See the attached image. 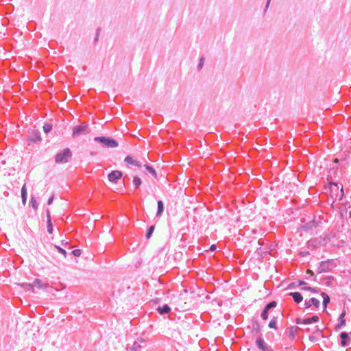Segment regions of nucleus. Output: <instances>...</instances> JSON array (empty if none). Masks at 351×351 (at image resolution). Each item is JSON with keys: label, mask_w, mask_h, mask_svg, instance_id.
<instances>
[{"label": "nucleus", "mask_w": 351, "mask_h": 351, "mask_svg": "<svg viewBox=\"0 0 351 351\" xmlns=\"http://www.w3.org/2000/svg\"><path fill=\"white\" fill-rule=\"evenodd\" d=\"M122 177V172L120 171H112L108 174V180L111 182L117 183V180Z\"/></svg>", "instance_id": "7"}, {"label": "nucleus", "mask_w": 351, "mask_h": 351, "mask_svg": "<svg viewBox=\"0 0 351 351\" xmlns=\"http://www.w3.org/2000/svg\"><path fill=\"white\" fill-rule=\"evenodd\" d=\"M340 193H341L340 198H342V197L343 196V190L342 187L341 189Z\"/></svg>", "instance_id": "40"}, {"label": "nucleus", "mask_w": 351, "mask_h": 351, "mask_svg": "<svg viewBox=\"0 0 351 351\" xmlns=\"http://www.w3.org/2000/svg\"><path fill=\"white\" fill-rule=\"evenodd\" d=\"M337 267L335 261L329 259L326 261H322L318 267L317 272L323 273L330 271L333 268Z\"/></svg>", "instance_id": "1"}, {"label": "nucleus", "mask_w": 351, "mask_h": 351, "mask_svg": "<svg viewBox=\"0 0 351 351\" xmlns=\"http://www.w3.org/2000/svg\"><path fill=\"white\" fill-rule=\"evenodd\" d=\"M30 204H32V206L34 210H37L38 204L36 200L35 197L33 196H32L31 197Z\"/></svg>", "instance_id": "28"}, {"label": "nucleus", "mask_w": 351, "mask_h": 351, "mask_svg": "<svg viewBox=\"0 0 351 351\" xmlns=\"http://www.w3.org/2000/svg\"><path fill=\"white\" fill-rule=\"evenodd\" d=\"M47 232L49 234H51L53 232V225H52L51 220H47Z\"/></svg>", "instance_id": "29"}, {"label": "nucleus", "mask_w": 351, "mask_h": 351, "mask_svg": "<svg viewBox=\"0 0 351 351\" xmlns=\"http://www.w3.org/2000/svg\"><path fill=\"white\" fill-rule=\"evenodd\" d=\"M320 302L319 300L312 298L309 300H306L304 302V307L306 308H308L311 307V306H314L315 308H317L319 306Z\"/></svg>", "instance_id": "11"}, {"label": "nucleus", "mask_w": 351, "mask_h": 351, "mask_svg": "<svg viewBox=\"0 0 351 351\" xmlns=\"http://www.w3.org/2000/svg\"><path fill=\"white\" fill-rule=\"evenodd\" d=\"M346 310L343 309L341 313L340 314L339 317L338 319H339V323L336 325L335 330H339L342 327L345 326V325H346V320H345L344 317L346 316Z\"/></svg>", "instance_id": "9"}, {"label": "nucleus", "mask_w": 351, "mask_h": 351, "mask_svg": "<svg viewBox=\"0 0 351 351\" xmlns=\"http://www.w3.org/2000/svg\"><path fill=\"white\" fill-rule=\"evenodd\" d=\"M302 289H304V290H313V288L310 287H304L302 288Z\"/></svg>", "instance_id": "38"}, {"label": "nucleus", "mask_w": 351, "mask_h": 351, "mask_svg": "<svg viewBox=\"0 0 351 351\" xmlns=\"http://www.w3.org/2000/svg\"><path fill=\"white\" fill-rule=\"evenodd\" d=\"M157 311L160 315L167 314L171 311V308L167 304H164L162 306L157 308Z\"/></svg>", "instance_id": "15"}, {"label": "nucleus", "mask_w": 351, "mask_h": 351, "mask_svg": "<svg viewBox=\"0 0 351 351\" xmlns=\"http://www.w3.org/2000/svg\"><path fill=\"white\" fill-rule=\"evenodd\" d=\"M270 1H271V0H267V3H266V5H265V10H267V9L268 8L269 5V3H270Z\"/></svg>", "instance_id": "39"}, {"label": "nucleus", "mask_w": 351, "mask_h": 351, "mask_svg": "<svg viewBox=\"0 0 351 351\" xmlns=\"http://www.w3.org/2000/svg\"><path fill=\"white\" fill-rule=\"evenodd\" d=\"M204 57H202L199 60V64L197 65V69L198 70H200L202 69L203 67V65H204Z\"/></svg>", "instance_id": "31"}, {"label": "nucleus", "mask_w": 351, "mask_h": 351, "mask_svg": "<svg viewBox=\"0 0 351 351\" xmlns=\"http://www.w3.org/2000/svg\"><path fill=\"white\" fill-rule=\"evenodd\" d=\"M125 162L127 164L132 165H134L136 167H141V163L140 161H137V160L133 159V158L130 156H128L125 157Z\"/></svg>", "instance_id": "13"}, {"label": "nucleus", "mask_w": 351, "mask_h": 351, "mask_svg": "<svg viewBox=\"0 0 351 351\" xmlns=\"http://www.w3.org/2000/svg\"><path fill=\"white\" fill-rule=\"evenodd\" d=\"M90 132L89 126L87 123H82V125H76L73 128V137H77L80 135L87 134Z\"/></svg>", "instance_id": "4"}, {"label": "nucleus", "mask_w": 351, "mask_h": 351, "mask_svg": "<svg viewBox=\"0 0 351 351\" xmlns=\"http://www.w3.org/2000/svg\"><path fill=\"white\" fill-rule=\"evenodd\" d=\"M253 329L254 330H256L257 332L259 331V324L257 322H256L254 324H253Z\"/></svg>", "instance_id": "33"}, {"label": "nucleus", "mask_w": 351, "mask_h": 351, "mask_svg": "<svg viewBox=\"0 0 351 351\" xmlns=\"http://www.w3.org/2000/svg\"><path fill=\"white\" fill-rule=\"evenodd\" d=\"M311 291H313V292H314V293H317V291L315 289H313V290H311Z\"/></svg>", "instance_id": "44"}, {"label": "nucleus", "mask_w": 351, "mask_h": 351, "mask_svg": "<svg viewBox=\"0 0 351 351\" xmlns=\"http://www.w3.org/2000/svg\"><path fill=\"white\" fill-rule=\"evenodd\" d=\"M55 247L58 250V251L60 253H61L64 256V258L66 257V252L64 249H62L60 247H58L57 245H55Z\"/></svg>", "instance_id": "30"}, {"label": "nucleus", "mask_w": 351, "mask_h": 351, "mask_svg": "<svg viewBox=\"0 0 351 351\" xmlns=\"http://www.w3.org/2000/svg\"><path fill=\"white\" fill-rule=\"evenodd\" d=\"M305 284H306V282H304V281H300V285H305Z\"/></svg>", "instance_id": "43"}, {"label": "nucleus", "mask_w": 351, "mask_h": 351, "mask_svg": "<svg viewBox=\"0 0 351 351\" xmlns=\"http://www.w3.org/2000/svg\"><path fill=\"white\" fill-rule=\"evenodd\" d=\"M256 346L261 351H274L272 348L266 343L262 337H258L256 339Z\"/></svg>", "instance_id": "5"}, {"label": "nucleus", "mask_w": 351, "mask_h": 351, "mask_svg": "<svg viewBox=\"0 0 351 351\" xmlns=\"http://www.w3.org/2000/svg\"><path fill=\"white\" fill-rule=\"evenodd\" d=\"M276 322H277V318L276 317H274L271 321L269 323V327L270 328H274L276 329Z\"/></svg>", "instance_id": "25"}, {"label": "nucleus", "mask_w": 351, "mask_h": 351, "mask_svg": "<svg viewBox=\"0 0 351 351\" xmlns=\"http://www.w3.org/2000/svg\"><path fill=\"white\" fill-rule=\"evenodd\" d=\"M47 220H51V216H50V212H49V210L47 209Z\"/></svg>", "instance_id": "36"}, {"label": "nucleus", "mask_w": 351, "mask_h": 351, "mask_svg": "<svg viewBox=\"0 0 351 351\" xmlns=\"http://www.w3.org/2000/svg\"><path fill=\"white\" fill-rule=\"evenodd\" d=\"M145 167L149 173H150L155 178H157L156 171L152 166H150L149 165H145Z\"/></svg>", "instance_id": "23"}, {"label": "nucleus", "mask_w": 351, "mask_h": 351, "mask_svg": "<svg viewBox=\"0 0 351 351\" xmlns=\"http://www.w3.org/2000/svg\"><path fill=\"white\" fill-rule=\"evenodd\" d=\"M304 319H301V318H297L296 319V324H304V322H302Z\"/></svg>", "instance_id": "35"}, {"label": "nucleus", "mask_w": 351, "mask_h": 351, "mask_svg": "<svg viewBox=\"0 0 351 351\" xmlns=\"http://www.w3.org/2000/svg\"><path fill=\"white\" fill-rule=\"evenodd\" d=\"M95 141L98 142L102 144L104 146L106 147H118V143L114 138L110 137L105 136H97L94 138Z\"/></svg>", "instance_id": "2"}, {"label": "nucleus", "mask_w": 351, "mask_h": 351, "mask_svg": "<svg viewBox=\"0 0 351 351\" xmlns=\"http://www.w3.org/2000/svg\"><path fill=\"white\" fill-rule=\"evenodd\" d=\"M133 184L136 189H138L141 184V180L138 176H134L133 179Z\"/></svg>", "instance_id": "24"}, {"label": "nucleus", "mask_w": 351, "mask_h": 351, "mask_svg": "<svg viewBox=\"0 0 351 351\" xmlns=\"http://www.w3.org/2000/svg\"><path fill=\"white\" fill-rule=\"evenodd\" d=\"M331 185H333L334 186H335L337 188V189H339V186L337 183H332Z\"/></svg>", "instance_id": "41"}, {"label": "nucleus", "mask_w": 351, "mask_h": 351, "mask_svg": "<svg viewBox=\"0 0 351 351\" xmlns=\"http://www.w3.org/2000/svg\"><path fill=\"white\" fill-rule=\"evenodd\" d=\"M21 198L23 204H25L27 198V191L25 184H24L21 189Z\"/></svg>", "instance_id": "19"}, {"label": "nucleus", "mask_w": 351, "mask_h": 351, "mask_svg": "<svg viewBox=\"0 0 351 351\" xmlns=\"http://www.w3.org/2000/svg\"><path fill=\"white\" fill-rule=\"evenodd\" d=\"M341 338V346L343 347H346L350 344V341H351L349 337V334L346 332H342L340 334Z\"/></svg>", "instance_id": "10"}, {"label": "nucleus", "mask_w": 351, "mask_h": 351, "mask_svg": "<svg viewBox=\"0 0 351 351\" xmlns=\"http://www.w3.org/2000/svg\"><path fill=\"white\" fill-rule=\"evenodd\" d=\"M289 295L292 297V298L296 303H300L303 300L302 295L299 292H291L289 293Z\"/></svg>", "instance_id": "14"}, {"label": "nucleus", "mask_w": 351, "mask_h": 351, "mask_svg": "<svg viewBox=\"0 0 351 351\" xmlns=\"http://www.w3.org/2000/svg\"><path fill=\"white\" fill-rule=\"evenodd\" d=\"M52 130V125L50 123H45L43 125V131L47 134Z\"/></svg>", "instance_id": "27"}, {"label": "nucleus", "mask_w": 351, "mask_h": 351, "mask_svg": "<svg viewBox=\"0 0 351 351\" xmlns=\"http://www.w3.org/2000/svg\"><path fill=\"white\" fill-rule=\"evenodd\" d=\"M258 244H259V245H262V244H263V243L261 242V240H258Z\"/></svg>", "instance_id": "45"}, {"label": "nucleus", "mask_w": 351, "mask_h": 351, "mask_svg": "<svg viewBox=\"0 0 351 351\" xmlns=\"http://www.w3.org/2000/svg\"><path fill=\"white\" fill-rule=\"evenodd\" d=\"M321 295L323 298V307L324 310H326L328 303L330 302V299L329 295L325 292H322L321 293Z\"/></svg>", "instance_id": "17"}, {"label": "nucleus", "mask_w": 351, "mask_h": 351, "mask_svg": "<svg viewBox=\"0 0 351 351\" xmlns=\"http://www.w3.org/2000/svg\"><path fill=\"white\" fill-rule=\"evenodd\" d=\"M319 317L317 315H313L311 317L305 318L302 320L304 324H311L312 323L317 322L319 321Z\"/></svg>", "instance_id": "16"}, {"label": "nucleus", "mask_w": 351, "mask_h": 351, "mask_svg": "<svg viewBox=\"0 0 351 351\" xmlns=\"http://www.w3.org/2000/svg\"><path fill=\"white\" fill-rule=\"evenodd\" d=\"M145 343V339L143 338H138L135 341L133 345L130 348V351H141L142 348L141 343Z\"/></svg>", "instance_id": "8"}, {"label": "nucleus", "mask_w": 351, "mask_h": 351, "mask_svg": "<svg viewBox=\"0 0 351 351\" xmlns=\"http://www.w3.org/2000/svg\"><path fill=\"white\" fill-rule=\"evenodd\" d=\"M307 273L310 274L311 275H313V272L311 270H310V269L307 270Z\"/></svg>", "instance_id": "42"}, {"label": "nucleus", "mask_w": 351, "mask_h": 351, "mask_svg": "<svg viewBox=\"0 0 351 351\" xmlns=\"http://www.w3.org/2000/svg\"><path fill=\"white\" fill-rule=\"evenodd\" d=\"M21 286L26 290L32 291L33 293L34 292V285L32 283L23 282Z\"/></svg>", "instance_id": "22"}, {"label": "nucleus", "mask_w": 351, "mask_h": 351, "mask_svg": "<svg viewBox=\"0 0 351 351\" xmlns=\"http://www.w3.org/2000/svg\"><path fill=\"white\" fill-rule=\"evenodd\" d=\"M277 306V302L276 301H271L268 303L264 308L263 311L261 313V317L263 320H267L268 319L269 311L271 308H275Z\"/></svg>", "instance_id": "6"}, {"label": "nucleus", "mask_w": 351, "mask_h": 351, "mask_svg": "<svg viewBox=\"0 0 351 351\" xmlns=\"http://www.w3.org/2000/svg\"><path fill=\"white\" fill-rule=\"evenodd\" d=\"M297 329H298L297 326L296 327L292 326V327L288 328L287 333L289 335V337L292 339H294L295 337V333H296Z\"/></svg>", "instance_id": "21"}, {"label": "nucleus", "mask_w": 351, "mask_h": 351, "mask_svg": "<svg viewBox=\"0 0 351 351\" xmlns=\"http://www.w3.org/2000/svg\"><path fill=\"white\" fill-rule=\"evenodd\" d=\"M29 140L33 143H38L41 141V135L38 131H33L29 136Z\"/></svg>", "instance_id": "12"}, {"label": "nucleus", "mask_w": 351, "mask_h": 351, "mask_svg": "<svg viewBox=\"0 0 351 351\" xmlns=\"http://www.w3.org/2000/svg\"><path fill=\"white\" fill-rule=\"evenodd\" d=\"M53 197H54V196H53V195H52L49 198V199H48V201H47V204H48L49 205H51V204H52L53 200Z\"/></svg>", "instance_id": "34"}, {"label": "nucleus", "mask_w": 351, "mask_h": 351, "mask_svg": "<svg viewBox=\"0 0 351 351\" xmlns=\"http://www.w3.org/2000/svg\"><path fill=\"white\" fill-rule=\"evenodd\" d=\"M71 156V150L69 148H65L56 155L55 161L57 163H65L69 161Z\"/></svg>", "instance_id": "3"}, {"label": "nucleus", "mask_w": 351, "mask_h": 351, "mask_svg": "<svg viewBox=\"0 0 351 351\" xmlns=\"http://www.w3.org/2000/svg\"><path fill=\"white\" fill-rule=\"evenodd\" d=\"M97 36H98V34H97V36L95 38V40H97Z\"/></svg>", "instance_id": "46"}, {"label": "nucleus", "mask_w": 351, "mask_h": 351, "mask_svg": "<svg viewBox=\"0 0 351 351\" xmlns=\"http://www.w3.org/2000/svg\"><path fill=\"white\" fill-rule=\"evenodd\" d=\"M154 229H155V226H151L148 228L147 232V233H146V236H145V237H146V239H149V238L152 237V234H153V232H154Z\"/></svg>", "instance_id": "26"}, {"label": "nucleus", "mask_w": 351, "mask_h": 351, "mask_svg": "<svg viewBox=\"0 0 351 351\" xmlns=\"http://www.w3.org/2000/svg\"><path fill=\"white\" fill-rule=\"evenodd\" d=\"M72 254L75 256H80L81 255V250L76 249L72 251Z\"/></svg>", "instance_id": "32"}, {"label": "nucleus", "mask_w": 351, "mask_h": 351, "mask_svg": "<svg viewBox=\"0 0 351 351\" xmlns=\"http://www.w3.org/2000/svg\"><path fill=\"white\" fill-rule=\"evenodd\" d=\"M32 284L34 285V287H36L39 289H43L47 287V285L45 284H43V282L38 278L35 279Z\"/></svg>", "instance_id": "20"}, {"label": "nucleus", "mask_w": 351, "mask_h": 351, "mask_svg": "<svg viewBox=\"0 0 351 351\" xmlns=\"http://www.w3.org/2000/svg\"><path fill=\"white\" fill-rule=\"evenodd\" d=\"M216 245H212L210 247V251H215L216 250Z\"/></svg>", "instance_id": "37"}, {"label": "nucleus", "mask_w": 351, "mask_h": 351, "mask_svg": "<svg viewBox=\"0 0 351 351\" xmlns=\"http://www.w3.org/2000/svg\"><path fill=\"white\" fill-rule=\"evenodd\" d=\"M157 204L158 210L156 213V217H160L164 211V204L162 200H158Z\"/></svg>", "instance_id": "18"}]
</instances>
